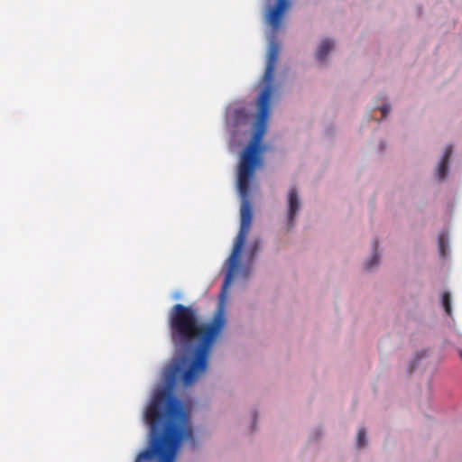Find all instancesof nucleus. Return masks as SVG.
I'll list each match as a JSON object with an SVG mask.
<instances>
[{
  "mask_svg": "<svg viewBox=\"0 0 462 462\" xmlns=\"http://www.w3.org/2000/svg\"><path fill=\"white\" fill-rule=\"evenodd\" d=\"M452 153V146L448 145L446 147L442 159L439 164L437 176L439 180H442L446 178L448 170V162Z\"/></svg>",
  "mask_w": 462,
  "mask_h": 462,
  "instance_id": "4",
  "label": "nucleus"
},
{
  "mask_svg": "<svg viewBox=\"0 0 462 462\" xmlns=\"http://www.w3.org/2000/svg\"><path fill=\"white\" fill-rule=\"evenodd\" d=\"M280 51V46L276 42H271L267 63L263 81L265 84L258 100V115L255 130L253 138L240 156V162L237 173V187L243 199L240 208V229L237 236H247L252 223V208L248 200L250 192V181L254 176V169L259 162V152L262 139L266 132L267 121L270 116V102L273 95V80L275 66Z\"/></svg>",
  "mask_w": 462,
  "mask_h": 462,
  "instance_id": "1",
  "label": "nucleus"
},
{
  "mask_svg": "<svg viewBox=\"0 0 462 462\" xmlns=\"http://www.w3.org/2000/svg\"><path fill=\"white\" fill-rule=\"evenodd\" d=\"M366 432L364 428L359 429L357 432L356 444L358 448H362L365 444Z\"/></svg>",
  "mask_w": 462,
  "mask_h": 462,
  "instance_id": "8",
  "label": "nucleus"
},
{
  "mask_svg": "<svg viewBox=\"0 0 462 462\" xmlns=\"http://www.w3.org/2000/svg\"><path fill=\"white\" fill-rule=\"evenodd\" d=\"M334 47V42L329 39H325L321 41L317 51H316V58L319 61H323L326 60V57L328 56V52L332 50Z\"/></svg>",
  "mask_w": 462,
  "mask_h": 462,
  "instance_id": "5",
  "label": "nucleus"
},
{
  "mask_svg": "<svg viewBox=\"0 0 462 462\" xmlns=\"http://www.w3.org/2000/svg\"><path fill=\"white\" fill-rule=\"evenodd\" d=\"M377 248H378V242L374 241L373 244L374 254H373L371 260L365 265V268L367 270H372L374 266H377L379 264L380 257L377 253Z\"/></svg>",
  "mask_w": 462,
  "mask_h": 462,
  "instance_id": "6",
  "label": "nucleus"
},
{
  "mask_svg": "<svg viewBox=\"0 0 462 462\" xmlns=\"http://www.w3.org/2000/svg\"><path fill=\"white\" fill-rule=\"evenodd\" d=\"M413 368H414V365H412V366L411 367V369H410V373H411V372H412Z\"/></svg>",
  "mask_w": 462,
  "mask_h": 462,
  "instance_id": "12",
  "label": "nucleus"
},
{
  "mask_svg": "<svg viewBox=\"0 0 462 462\" xmlns=\"http://www.w3.org/2000/svg\"><path fill=\"white\" fill-rule=\"evenodd\" d=\"M442 305L447 315L451 316V300L449 292L446 291L442 295Z\"/></svg>",
  "mask_w": 462,
  "mask_h": 462,
  "instance_id": "7",
  "label": "nucleus"
},
{
  "mask_svg": "<svg viewBox=\"0 0 462 462\" xmlns=\"http://www.w3.org/2000/svg\"><path fill=\"white\" fill-rule=\"evenodd\" d=\"M381 111L383 116H386V114L390 111V107L388 106H383L381 107Z\"/></svg>",
  "mask_w": 462,
  "mask_h": 462,
  "instance_id": "10",
  "label": "nucleus"
},
{
  "mask_svg": "<svg viewBox=\"0 0 462 462\" xmlns=\"http://www.w3.org/2000/svg\"><path fill=\"white\" fill-rule=\"evenodd\" d=\"M257 250H258V244L254 243L252 245V257L254 255V254L256 253Z\"/></svg>",
  "mask_w": 462,
  "mask_h": 462,
  "instance_id": "11",
  "label": "nucleus"
},
{
  "mask_svg": "<svg viewBox=\"0 0 462 462\" xmlns=\"http://www.w3.org/2000/svg\"><path fill=\"white\" fill-rule=\"evenodd\" d=\"M439 248L440 254L442 256H445L446 255V243H445V238H444L443 235H440L439 236Z\"/></svg>",
  "mask_w": 462,
  "mask_h": 462,
  "instance_id": "9",
  "label": "nucleus"
},
{
  "mask_svg": "<svg viewBox=\"0 0 462 462\" xmlns=\"http://www.w3.org/2000/svg\"><path fill=\"white\" fill-rule=\"evenodd\" d=\"M300 206V198L296 188H291L288 193V228L294 226V218L297 215Z\"/></svg>",
  "mask_w": 462,
  "mask_h": 462,
  "instance_id": "3",
  "label": "nucleus"
},
{
  "mask_svg": "<svg viewBox=\"0 0 462 462\" xmlns=\"http://www.w3.org/2000/svg\"><path fill=\"white\" fill-rule=\"evenodd\" d=\"M289 5V0H277L276 5L269 10L266 21L273 30L280 27L282 14Z\"/></svg>",
  "mask_w": 462,
  "mask_h": 462,
  "instance_id": "2",
  "label": "nucleus"
}]
</instances>
